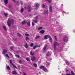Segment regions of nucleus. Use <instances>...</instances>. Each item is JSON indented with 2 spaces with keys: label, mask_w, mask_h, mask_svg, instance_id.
<instances>
[{
  "label": "nucleus",
  "mask_w": 75,
  "mask_h": 75,
  "mask_svg": "<svg viewBox=\"0 0 75 75\" xmlns=\"http://www.w3.org/2000/svg\"><path fill=\"white\" fill-rule=\"evenodd\" d=\"M8 24V26L9 27L11 25V24H14V20H12L11 21H10V18H9L8 19V22H7Z\"/></svg>",
  "instance_id": "obj_1"
},
{
  "label": "nucleus",
  "mask_w": 75,
  "mask_h": 75,
  "mask_svg": "<svg viewBox=\"0 0 75 75\" xmlns=\"http://www.w3.org/2000/svg\"><path fill=\"white\" fill-rule=\"evenodd\" d=\"M48 38H49V39L50 40L51 42L52 41V38H51V37L50 35H46L44 37V38L45 40H47Z\"/></svg>",
  "instance_id": "obj_2"
},
{
  "label": "nucleus",
  "mask_w": 75,
  "mask_h": 75,
  "mask_svg": "<svg viewBox=\"0 0 75 75\" xmlns=\"http://www.w3.org/2000/svg\"><path fill=\"white\" fill-rule=\"evenodd\" d=\"M63 40L64 42H67L68 40V39L67 36H65L63 38Z\"/></svg>",
  "instance_id": "obj_3"
},
{
  "label": "nucleus",
  "mask_w": 75,
  "mask_h": 75,
  "mask_svg": "<svg viewBox=\"0 0 75 75\" xmlns=\"http://www.w3.org/2000/svg\"><path fill=\"white\" fill-rule=\"evenodd\" d=\"M59 45V44L57 42H55L54 43V49L55 50V47L57 46H58Z\"/></svg>",
  "instance_id": "obj_4"
},
{
  "label": "nucleus",
  "mask_w": 75,
  "mask_h": 75,
  "mask_svg": "<svg viewBox=\"0 0 75 75\" xmlns=\"http://www.w3.org/2000/svg\"><path fill=\"white\" fill-rule=\"evenodd\" d=\"M28 12H30L31 10H32V8L30 6L28 7Z\"/></svg>",
  "instance_id": "obj_5"
},
{
  "label": "nucleus",
  "mask_w": 75,
  "mask_h": 75,
  "mask_svg": "<svg viewBox=\"0 0 75 75\" xmlns=\"http://www.w3.org/2000/svg\"><path fill=\"white\" fill-rule=\"evenodd\" d=\"M7 51L6 49L4 50L2 52L3 54H5L6 53H7Z\"/></svg>",
  "instance_id": "obj_6"
},
{
  "label": "nucleus",
  "mask_w": 75,
  "mask_h": 75,
  "mask_svg": "<svg viewBox=\"0 0 75 75\" xmlns=\"http://www.w3.org/2000/svg\"><path fill=\"white\" fill-rule=\"evenodd\" d=\"M10 63H11V64H12V65L13 66V67H14V68H17V67H16V65L13 64L12 63V61L11 60H10Z\"/></svg>",
  "instance_id": "obj_7"
},
{
  "label": "nucleus",
  "mask_w": 75,
  "mask_h": 75,
  "mask_svg": "<svg viewBox=\"0 0 75 75\" xmlns=\"http://www.w3.org/2000/svg\"><path fill=\"white\" fill-rule=\"evenodd\" d=\"M31 59L32 61H35V57H32Z\"/></svg>",
  "instance_id": "obj_8"
},
{
  "label": "nucleus",
  "mask_w": 75,
  "mask_h": 75,
  "mask_svg": "<svg viewBox=\"0 0 75 75\" xmlns=\"http://www.w3.org/2000/svg\"><path fill=\"white\" fill-rule=\"evenodd\" d=\"M38 47H40V46L39 45V46H34L33 47V49H34H34H35V48H37Z\"/></svg>",
  "instance_id": "obj_9"
},
{
  "label": "nucleus",
  "mask_w": 75,
  "mask_h": 75,
  "mask_svg": "<svg viewBox=\"0 0 75 75\" xmlns=\"http://www.w3.org/2000/svg\"><path fill=\"white\" fill-rule=\"evenodd\" d=\"M4 3L5 4H7L8 3V0H4Z\"/></svg>",
  "instance_id": "obj_10"
},
{
  "label": "nucleus",
  "mask_w": 75,
  "mask_h": 75,
  "mask_svg": "<svg viewBox=\"0 0 75 75\" xmlns=\"http://www.w3.org/2000/svg\"><path fill=\"white\" fill-rule=\"evenodd\" d=\"M43 70L45 72H47V71H48V70H47V69L45 67H44V68L43 69Z\"/></svg>",
  "instance_id": "obj_11"
},
{
  "label": "nucleus",
  "mask_w": 75,
  "mask_h": 75,
  "mask_svg": "<svg viewBox=\"0 0 75 75\" xmlns=\"http://www.w3.org/2000/svg\"><path fill=\"white\" fill-rule=\"evenodd\" d=\"M50 55H51V54H50V53L49 52H47L46 54V56H50Z\"/></svg>",
  "instance_id": "obj_12"
},
{
  "label": "nucleus",
  "mask_w": 75,
  "mask_h": 75,
  "mask_svg": "<svg viewBox=\"0 0 75 75\" xmlns=\"http://www.w3.org/2000/svg\"><path fill=\"white\" fill-rule=\"evenodd\" d=\"M48 10H47L46 11H44L45 14H48Z\"/></svg>",
  "instance_id": "obj_13"
},
{
  "label": "nucleus",
  "mask_w": 75,
  "mask_h": 75,
  "mask_svg": "<svg viewBox=\"0 0 75 75\" xmlns=\"http://www.w3.org/2000/svg\"><path fill=\"white\" fill-rule=\"evenodd\" d=\"M27 23V22L25 21H24L22 22V24H25V23Z\"/></svg>",
  "instance_id": "obj_14"
},
{
  "label": "nucleus",
  "mask_w": 75,
  "mask_h": 75,
  "mask_svg": "<svg viewBox=\"0 0 75 75\" xmlns=\"http://www.w3.org/2000/svg\"><path fill=\"white\" fill-rule=\"evenodd\" d=\"M6 58H8V59H9L10 58V57H9V56H8V55L7 54H6Z\"/></svg>",
  "instance_id": "obj_15"
},
{
  "label": "nucleus",
  "mask_w": 75,
  "mask_h": 75,
  "mask_svg": "<svg viewBox=\"0 0 75 75\" xmlns=\"http://www.w3.org/2000/svg\"><path fill=\"white\" fill-rule=\"evenodd\" d=\"M12 74H17V72L16 71H13L12 72Z\"/></svg>",
  "instance_id": "obj_16"
},
{
  "label": "nucleus",
  "mask_w": 75,
  "mask_h": 75,
  "mask_svg": "<svg viewBox=\"0 0 75 75\" xmlns=\"http://www.w3.org/2000/svg\"><path fill=\"white\" fill-rule=\"evenodd\" d=\"M7 70H10V67H9V66H7Z\"/></svg>",
  "instance_id": "obj_17"
},
{
  "label": "nucleus",
  "mask_w": 75,
  "mask_h": 75,
  "mask_svg": "<svg viewBox=\"0 0 75 75\" xmlns=\"http://www.w3.org/2000/svg\"><path fill=\"white\" fill-rule=\"evenodd\" d=\"M45 67H44V66H42L40 67V69H42V68H43V69H44V68Z\"/></svg>",
  "instance_id": "obj_18"
},
{
  "label": "nucleus",
  "mask_w": 75,
  "mask_h": 75,
  "mask_svg": "<svg viewBox=\"0 0 75 75\" xmlns=\"http://www.w3.org/2000/svg\"><path fill=\"white\" fill-rule=\"evenodd\" d=\"M3 28L4 29V30H7V29H6V27L5 26H3Z\"/></svg>",
  "instance_id": "obj_19"
},
{
  "label": "nucleus",
  "mask_w": 75,
  "mask_h": 75,
  "mask_svg": "<svg viewBox=\"0 0 75 75\" xmlns=\"http://www.w3.org/2000/svg\"><path fill=\"white\" fill-rule=\"evenodd\" d=\"M50 12H52V7L51 6L50 7Z\"/></svg>",
  "instance_id": "obj_20"
},
{
  "label": "nucleus",
  "mask_w": 75,
  "mask_h": 75,
  "mask_svg": "<svg viewBox=\"0 0 75 75\" xmlns=\"http://www.w3.org/2000/svg\"><path fill=\"white\" fill-rule=\"evenodd\" d=\"M35 4L36 5V7H38L39 6H40V4Z\"/></svg>",
  "instance_id": "obj_21"
},
{
  "label": "nucleus",
  "mask_w": 75,
  "mask_h": 75,
  "mask_svg": "<svg viewBox=\"0 0 75 75\" xmlns=\"http://www.w3.org/2000/svg\"><path fill=\"white\" fill-rule=\"evenodd\" d=\"M30 54L31 55H34V53H32V52H31V51L30 52Z\"/></svg>",
  "instance_id": "obj_22"
},
{
  "label": "nucleus",
  "mask_w": 75,
  "mask_h": 75,
  "mask_svg": "<svg viewBox=\"0 0 75 75\" xmlns=\"http://www.w3.org/2000/svg\"><path fill=\"white\" fill-rule=\"evenodd\" d=\"M71 74H72V75H75V73H74V71H71Z\"/></svg>",
  "instance_id": "obj_23"
},
{
  "label": "nucleus",
  "mask_w": 75,
  "mask_h": 75,
  "mask_svg": "<svg viewBox=\"0 0 75 75\" xmlns=\"http://www.w3.org/2000/svg\"><path fill=\"white\" fill-rule=\"evenodd\" d=\"M4 14L5 15V17H7V16H8V14L7 13H4Z\"/></svg>",
  "instance_id": "obj_24"
},
{
  "label": "nucleus",
  "mask_w": 75,
  "mask_h": 75,
  "mask_svg": "<svg viewBox=\"0 0 75 75\" xmlns=\"http://www.w3.org/2000/svg\"><path fill=\"white\" fill-rule=\"evenodd\" d=\"M40 33H42V34H43L44 33V31L42 30H41L40 31Z\"/></svg>",
  "instance_id": "obj_25"
},
{
  "label": "nucleus",
  "mask_w": 75,
  "mask_h": 75,
  "mask_svg": "<svg viewBox=\"0 0 75 75\" xmlns=\"http://www.w3.org/2000/svg\"><path fill=\"white\" fill-rule=\"evenodd\" d=\"M25 48H27V47H28V45H27V43H26V45H25Z\"/></svg>",
  "instance_id": "obj_26"
},
{
  "label": "nucleus",
  "mask_w": 75,
  "mask_h": 75,
  "mask_svg": "<svg viewBox=\"0 0 75 75\" xmlns=\"http://www.w3.org/2000/svg\"><path fill=\"white\" fill-rule=\"evenodd\" d=\"M26 60H27V61H30V58H26Z\"/></svg>",
  "instance_id": "obj_27"
},
{
  "label": "nucleus",
  "mask_w": 75,
  "mask_h": 75,
  "mask_svg": "<svg viewBox=\"0 0 75 75\" xmlns=\"http://www.w3.org/2000/svg\"><path fill=\"white\" fill-rule=\"evenodd\" d=\"M24 11V9L23 8H22L21 11V13H23Z\"/></svg>",
  "instance_id": "obj_28"
},
{
  "label": "nucleus",
  "mask_w": 75,
  "mask_h": 75,
  "mask_svg": "<svg viewBox=\"0 0 75 75\" xmlns=\"http://www.w3.org/2000/svg\"><path fill=\"white\" fill-rule=\"evenodd\" d=\"M65 62H66V63L67 65H69V63L68 62V61H66Z\"/></svg>",
  "instance_id": "obj_29"
},
{
  "label": "nucleus",
  "mask_w": 75,
  "mask_h": 75,
  "mask_svg": "<svg viewBox=\"0 0 75 75\" xmlns=\"http://www.w3.org/2000/svg\"><path fill=\"white\" fill-rule=\"evenodd\" d=\"M26 41H28V37H26Z\"/></svg>",
  "instance_id": "obj_30"
},
{
  "label": "nucleus",
  "mask_w": 75,
  "mask_h": 75,
  "mask_svg": "<svg viewBox=\"0 0 75 75\" xmlns=\"http://www.w3.org/2000/svg\"><path fill=\"white\" fill-rule=\"evenodd\" d=\"M42 28V27H40L39 28H38V30H41Z\"/></svg>",
  "instance_id": "obj_31"
},
{
  "label": "nucleus",
  "mask_w": 75,
  "mask_h": 75,
  "mask_svg": "<svg viewBox=\"0 0 75 75\" xmlns=\"http://www.w3.org/2000/svg\"><path fill=\"white\" fill-rule=\"evenodd\" d=\"M33 65L35 66V67H37V64H33Z\"/></svg>",
  "instance_id": "obj_32"
},
{
  "label": "nucleus",
  "mask_w": 75,
  "mask_h": 75,
  "mask_svg": "<svg viewBox=\"0 0 75 75\" xmlns=\"http://www.w3.org/2000/svg\"><path fill=\"white\" fill-rule=\"evenodd\" d=\"M16 57H17V58H20V56L18 55H16Z\"/></svg>",
  "instance_id": "obj_33"
},
{
  "label": "nucleus",
  "mask_w": 75,
  "mask_h": 75,
  "mask_svg": "<svg viewBox=\"0 0 75 75\" xmlns=\"http://www.w3.org/2000/svg\"><path fill=\"white\" fill-rule=\"evenodd\" d=\"M49 3H51V0H47Z\"/></svg>",
  "instance_id": "obj_34"
},
{
  "label": "nucleus",
  "mask_w": 75,
  "mask_h": 75,
  "mask_svg": "<svg viewBox=\"0 0 75 75\" xmlns=\"http://www.w3.org/2000/svg\"><path fill=\"white\" fill-rule=\"evenodd\" d=\"M42 8H44L45 7V5L44 4H42Z\"/></svg>",
  "instance_id": "obj_35"
},
{
  "label": "nucleus",
  "mask_w": 75,
  "mask_h": 75,
  "mask_svg": "<svg viewBox=\"0 0 75 75\" xmlns=\"http://www.w3.org/2000/svg\"><path fill=\"white\" fill-rule=\"evenodd\" d=\"M10 51L11 50H13V47H11L10 48Z\"/></svg>",
  "instance_id": "obj_36"
},
{
  "label": "nucleus",
  "mask_w": 75,
  "mask_h": 75,
  "mask_svg": "<svg viewBox=\"0 0 75 75\" xmlns=\"http://www.w3.org/2000/svg\"><path fill=\"white\" fill-rule=\"evenodd\" d=\"M28 25L29 26H30V23L29 22L28 23Z\"/></svg>",
  "instance_id": "obj_37"
},
{
  "label": "nucleus",
  "mask_w": 75,
  "mask_h": 75,
  "mask_svg": "<svg viewBox=\"0 0 75 75\" xmlns=\"http://www.w3.org/2000/svg\"><path fill=\"white\" fill-rule=\"evenodd\" d=\"M25 35H26V36H29V34L26 33L25 34Z\"/></svg>",
  "instance_id": "obj_38"
},
{
  "label": "nucleus",
  "mask_w": 75,
  "mask_h": 75,
  "mask_svg": "<svg viewBox=\"0 0 75 75\" xmlns=\"http://www.w3.org/2000/svg\"><path fill=\"white\" fill-rule=\"evenodd\" d=\"M34 45V44L33 43H32L30 45V47H33Z\"/></svg>",
  "instance_id": "obj_39"
},
{
  "label": "nucleus",
  "mask_w": 75,
  "mask_h": 75,
  "mask_svg": "<svg viewBox=\"0 0 75 75\" xmlns=\"http://www.w3.org/2000/svg\"><path fill=\"white\" fill-rule=\"evenodd\" d=\"M18 36H19V37H21V35H20V34L19 33H18Z\"/></svg>",
  "instance_id": "obj_40"
},
{
  "label": "nucleus",
  "mask_w": 75,
  "mask_h": 75,
  "mask_svg": "<svg viewBox=\"0 0 75 75\" xmlns=\"http://www.w3.org/2000/svg\"><path fill=\"white\" fill-rule=\"evenodd\" d=\"M40 36H37L35 38L37 39V38H39V37H40Z\"/></svg>",
  "instance_id": "obj_41"
},
{
  "label": "nucleus",
  "mask_w": 75,
  "mask_h": 75,
  "mask_svg": "<svg viewBox=\"0 0 75 75\" xmlns=\"http://www.w3.org/2000/svg\"><path fill=\"white\" fill-rule=\"evenodd\" d=\"M54 37H55V40H57V36H54Z\"/></svg>",
  "instance_id": "obj_42"
},
{
  "label": "nucleus",
  "mask_w": 75,
  "mask_h": 75,
  "mask_svg": "<svg viewBox=\"0 0 75 75\" xmlns=\"http://www.w3.org/2000/svg\"><path fill=\"white\" fill-rule=\"evenodd\" d=\"M45 49H46V47H44L43 48V50H45Z\"/></svg>",
  "instance_id": "obj_43"
},
{
  "label": "nucleus",
  "mask_w": 75,
  "mask_h": 75,
  "mask_svg": "<svg viewBox=\"0 0 75 75\" xmlns=\"http://www.w3.org/2000/svg\"><path fill=\"white\" fill-rule=\"evenodd\" d=\"M65 70L66 71V72H67V71H68V69L67 68L65 69Z\"/></svg>",
  "instance_id": "obj_44"
},
{
  "label": "nucleus",
  "mask_w": 75,
  "mask_h": 75,
  "mask_svg": "<svg viewBox=\"0 0 75 75\" xmlns=\"http://www.w3.org/2000/svg\"><path fill=\"white\" fill-rule=\"evenodd\" d=\"M21 4L22 5L23 4V2L22 1H21Z\"/></svg>",
  "instance_id": "obj_45"
},
{
  "label": "nucleus",
  "mask_w": 75,
  "mask_h": 75,
  "mask_svg": "<svg viewBox=\"0 0 75 75\" xmlns=\"http://www.w3.org/2000/svg\"><path fill=\"white\" fill-rule=\"evenodd\" d=\"M32 25H33V26L34 25V23H33H33H32Z\"/></svg>",
  "instance_id": "obj_46"
},
{
  "label": "nucleus",
  "mask_w": 75,
  "mask_h": 75,
  "mask_svg": "<svg viewBox=\"0 0 75 75\" xmlns=\"http://www.w3.org/2000/svg\"><path fill=\"white\" fill-rule=\"evenodd\" d=\"M35 23H37V21H35Z\"/></svg>",
  "instance_id": "obj_47"
},
{
  "label": "nucleus",
  "mask_w": 75,
  "mask_h": 75,
  "mask_svg": "<svg viewBox=\"0 0 75 75\" xmlns=\"http://www.w3.org/2000/svg\"><path fill=\"white\" fill-rule=\"evenodd\" d=\"M19 62H21V60L19 61Z\"/></svg>",
  "instance_id": "obj_48"
},
{
  "label": "nucleus",
  "mask_w": 75,
  "mask_h": 75,
  "mask_svg": "<svg viewBox=\"0 0 75 75\" xmlns=\"http://www.w3.org/2000/svg\"><path fill=\"white\" fill-rule=\"evenodd\" d=\"M47 64L48 65H49V63H47Z\"/></svg>",
  "instance_id": "obj_49"
},
{
  "label": "nucleus",
  "mask_w": 75,
  "mask_h": 75,
  "mask_svg": "<svg viewBox=\"0 0 75 75\" xmlns=\"http://www.w3.org/2000/svg\"><path fill=\"white\" fill-rule=\"evenodd\" d=\"M13 0V1H14V2H15V0Z\"/></svg>",
  "instance_id": "obj_50"
},
{
  "label": "nucleus",
  "mask_w": 75,
  "mask_h": 75,
  "mask_svg": "<svg viewBox=\"0 0 75 75\" xmlns=\"http://www.w3.org/2000/svg\"><path fill=\"white\" fill-rule=\"evenodd\" d=\"M17 4H18V2L17 1Z\"/></svg>",
  "instance_id": "obj_51"
},
{
  "label": "nucleus",
  "mask_w": 75,
  "mask_h": 75,
  "mask_svg": "<svg viewBox=\"0 0 75 75\" xmlns=\"http://www.w3.org/2000/svg\"><path fill=\"white\" fill-rule=\"evenodd\" d=\"M62 6H63V4H62Z\"/></svg>",
  "instance_id": "obj_52"
},
{
  "label": "nucleus",
  "mask_w": 75,
  "mask_h": 75,
  "mask_svg": "<svg viewBox=\"0 0 75 75\" xmlns=\"http://www.w3.org/2000/svg\"><path fill=\"white\" fill-rule=\"evenodd\" d=\"M36 19H37V18H36Z\"/></svg>",
  "instance_id": "obj_53"
}]
</instances>
